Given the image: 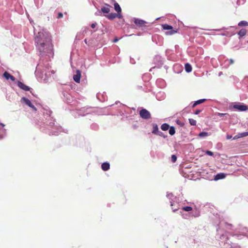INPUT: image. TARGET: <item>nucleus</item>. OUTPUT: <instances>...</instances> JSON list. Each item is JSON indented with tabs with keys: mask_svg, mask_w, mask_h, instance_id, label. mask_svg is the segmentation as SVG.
<instances>
[{
	"mask_svg": "<svg viewBox=\"0 0 248 248\" xmlns=\"http://www.w3.org/2000/svg\"><path fill=\"white\" fill-rule=\"evenodd\" d=\"M36 46L41 54L53 55V47L49 34L39 32L35 38Z\"/></svg>",
	"mask_w": 248,
	"mask_h": 248,
	"instance_id": "nucleus-1",
	"label": "nucleus"
},
{
	"mask_svg": "<svg viewBox=\"0 0 248 248\" xmlns=\"http://www.w3.org/2000/svg\"><path fill=\"white\" fill-rule=\"evenodd\" d=\"M161 26L163 30L168 31L165 32V34L167 35H171L178 32L177 29H173V27L170 25L165 24H162Z\"/></svg>",
	"mask_w": 248,
	"mask_h": 248,
	"instance_id": "nucleus-2",
	"label": "nucleus"
},
{
	"mask_svg": "<svg viewBox=\"0 0 248 248\" xmlns=\"http://www.w3.org/2000/svg\"><path fill=\"white\" fill-rule=\"evenodd\" d=\"M134 23L138 27L143 30L147 27V22L143 20L136 18L134 19Z\"/></svg>",
	"mask_w": 248,
	"mask_h": 248,
	"instance_id": "nucleus-3",
	"label": "nucleus"
},
{
	"mask_svg": "<svg viewBox=\"0 0 248 248\" xmlns=\"http://www.w3.org/2000/svg\"><path fill=\"white\" fill-rule=\"evenodd\" d=\"M140 115L141 118L144 119H149L151 118V114L147 109L142 108L140 111Z\"/></svg>",
	"mask_w": 248,
	"mask_h": 248,
	"instance_id": "nucleus-4",
	"label": "nucleus"
},
{
	"mask_svg": "<svg viewBox=\"0 0 248 248\" xmlns=\"http://www.w3.org/2000/svg\"><path fill=\"white\" fill-rule=\"evenodd\" d=\"M233 108L239 111H245L248 109V107L247 105L241 103L234 105Z\"/></svg>",
	"mask_w": 248,
	"mask_h": 248,
	"instance_id": "nucleus-5",
	"label": "nucleus"
},
{
	"mask_svg": "<svg viewBox=\"0 0 248 248\" xmlns=\"http://www.w3.org/2000/svg\"><path fill=\"white\" fill-rule=\"evenodd\" d=\"M21 101H23L26 105L32 108L34 110H37L36 107L31 103V101L29 99L23 97L21 98Z\"/></svg>",
	"mask_w": 248,
	"mask_h": 248,
	"instance_id": "nucleus-6",
	"label": "nucleus"
},
{
	"mask_svg": "<svg viewBox=\"0 0 248 248\" xmlns=\"http://www.w3.org/2000/svg\"><path fill=\"white\" fill-rule=\"evenodd\" d=\"M81 78V72L79 70H77L76 74L73 76L74 80L77 83H79Z\"/></svg>",
	"mask_w": 248,
	"mask_h": 248,
	"instance_id": "nucleus-7",
	"label": "nucleus"
},
{
	"mask_svg": "<svg viewBox=\"0 0 248 248\" xmlns=\"http://www.w3.org/2000/svg\"><path fill=\"white\" fill-rule=\"evenodd\" d=\"M17 86L21 89H22L24 91H28L30 90V88L28 86L24 84L23 83H22L21 81H18L17 82Z\"/></svg>",
	"mask_w": 248,
	"mask_h": 248,
	"instance_id": "nucleus-8",
	"label": "nucleus"
},
{
	"mask_svg": "<svg viewBox=\"0 0 248 248\" xmlns=\"http://www.w3.org/2000/svg\"><path fill=\"white\" fill-rule=\"evenodd\" d=\"M3 77L7 80L10 79L12 81L15 80V78L6 71L3 74Z\"/></svg>",
	"mask_w": 248,
	"mask_h": 248,
	"instance_id": "nucleus-9",
	"label": "nucleus"
},
{
	"mask_svg": "<svg viewBox=\"0 0 248 248\" xmlns=\"http://www.w3.org/2000/svg\"><path fill=\"white\" fill-rule=\"evenodd\" d=\"M111 6L108 4H105V6L101 7V11L106 14H108L110 12V8Z\"/></svg>",
	"mask_w": 248,
	"mask_h": 248,
	"instance_id": "nucleus-10",
	"label": "nucleus"
},
{
	"mask_svg": "<svg viewBox=\"0 0 248 248\" xmlns=\"http://www.w3.org/2000/svg\"><path fill=\"white\" fill-rule=\"evenodd\" d=\"M110 165L108 162H104L101 165V168L104 171H107L109 169Z\"/></svg>",
	"mask_w": 248,
	"mask_h": 248,
	"instance_id": "nucleus-11",
	"label": "nucleus"
},
{
	"mask_svg": "<svg viewBox=\"0 0 248 248\" xmlns=\"http://www.w3.org/2000/svg\"><path fill=\"white\" fill-rule=\"evenodd\" d=\"M226 175L223 173H220L217 174L215 177V180H218L219 179H223L225 177Z\"/></svg>",
	"mask_w": 248,
	"mask_h": 248,
	"instance_id": "nucleus-12",
	"label": "nucleus"
},
{
	"mask_svg": "<svg viewBox=\"0 0 248 248\" xmlns=\"http://www.w3.org/2000/svg\"><path fill=\"white\" fill-rule=\"evenodd\" d=\"M114 7L115 10L118 13H121L122 9L119 5V4L117 2H115L114 4Z\"/></svg>",
	"mask_w": 248,
	"mask_h": 248,
	"instance_id": "nucleus-13",
	"label": "nucleus"
},
{
	"mask_svg": "<svg viewBox=\"0 0 248 248\" xmlns=\"http://www.w3.org/2000/svg\"><path fill=\"white\" fill-rule=\"evenodd\" d=\"M205 101H206L205 99H200V100H198L195 101V103L192 105V108H195L196 106H197V105H198L199 104L203 103Z\"/></svg>",
	"mask_w": 248,
	"mask_h": 248,
	"instance_id": "nucleus-14",
	"label": "nucleus"
},
{
	"mask_svg": "<svg viewBox=\"0 0 248 248\" xmlns=\"http://www.w3.org/2000/svg\"><path fill=\"white\" fill-rule=\"evenodd\" d=\"M159 131L158 126L156 124H153V131L152 133L154 134H156L157 132Z\"/></svg>",
	"mask_w": 248,
	"mask_h": 248,
	"instance_id": "nucleus-15",
	"label": "nucleus"
},
{
	"mask_svg": "<svg viewBox=\"0 0 248 248\" xmlns=\"http://www.w3.org/2000/svg\"><path fill=\"white\" fill-rule=\"evenodd\" d=\"M247 33V31L245 29H242L238 32V34L239 35L240 37H242L244 36Z\"/></svg>",
	"mask_w": 248,
	"mask_h": 248,
	"instance_id": "nucleus-16",
	"label": "nucleus"
},
{
	"mask_svg": "<svg viewBox=\"0 0 248 248\" xmlns=\"http://www.w3.org/2000/svg\"><path fill=\"white\" fill-rule=\"evenodd\" d=\"M117 15L116 13H110L107 16V18L110 20H112L117 17Z\"/></svg>",
	"mask_w": 248,
	"mask_h": 248,
	"instance_id": "nucleus-17",
	"label": "nucleus"
},
{
	"mask_svg": "<svg viewBox=\"0 0 248 248\" xmlns=\"http://www.w3.org/2000/svg\"><path fill=\"white\" fill-rule=\"evenodd\" d=\"M185 67L186 71L188 73L192 71L191 65L188 63L185 64Z\"/></svg>",
	"mask_w": 248,
	"mask_h": 248,
	"instance_id": "nucleus-18",
	"label": "nucleus"
},
{
	"mask_svg": "<svg viewBox=\"0 0 248 248\" xmlns=\"http://www.w3.org/2000/svg\"><path fill=\"white\" fill-rule=\"evenodd\" d=\"M215 115H218V116H220V117L225 116L226 118L223 119V120H226L227 119V117L230 116V115H229V114L228 113H219V112L216 113Z\"/></svg>",
	"mask_w": 248,
	"mask_h": 248,
	"instance_id": "nucleus-19",
	"label": "nucleus"
},
{
	"mask_svg": "<svg viewBox=\"0 0 248 248\" xmlns=\"http://www.w3.org/2000/svg\"><path fill=\"white\" fill-rule=\"evenodd\" d=\"M170 127L169 125L168 124L165 123L161 125V128L163 131L167 130Z\"/></svg>",
	"mask_w": 248,
	"mask_h": 248,
	"instance_id": "nucleus-20",
	"label": "nucleus"
},
{
	"mask_svg": "<svg viewBox=\"0 0 248 248\" xmlns=\"http://www.w3.org/2000/svg\"><path fill=\"white\" fill-rule=\"evenodd\" d=\"M238 25L240 27L248 26V22L246 21H241L238 23Z\"/></svg>",
	"mask_w": 248,
	"mask_h": 248,
	"instance_id": "nucleus-21",
	"label": "nucleus"
},
{
	"mask_svg": "<svg viewBox=\"0 0 248 248\" xmlns=\"http://www.w3.org/2000/svg\"><path fill=\"white\" fill-rule=\"evenodd\" d=\"M169 134L172 136L175 133V130L173 126H170L169 127Z\"/></svg>",
	"mask_w": 248,
	"mask_h": 248,
	"instance_id": "nucleus-22",
	"label": "nucleus"
},
{
	"mask_svg": "<svg viewBox=\"0 0 248 248\" xmlns=\"http://www.w3.org/2000/svg\"><path fill=\"white\" fill-rule=\"evenodd\" d=\"M182 209L183 210L186 212H189L192 210V208L190 206H184Z\"/></svg>",
	"mask_w": 248,
	"mask_h": 248,
	"instance_id": "nucleus-23",
	"label": "nucleus"
},
{
	"mask_svg": "<svg viewBox=\"0 0 248 248\" xmlns=\"http://www.w3.org/2000/svg\"><path fill=\"white\" fill-rule=\"evenodd\" d=\"M189 123L191 125H196V121L193 119H189Z\"/></svg>",
	"mask_w": 248,
	"mask_h": 248,
	"instance_id": "nucleus-24",
	"label": "nucleus"
},
{
	"mask_svg": "<svg viewBox=\"0 0 248 248\" xmlns=\"http://www.w3.org/2000/svg\"><path fill=\"white\" fill-rule=\"evenodd\" d=\"M208 136V133L207 132H201L199 134V137H206V136Z\"/></svg>",
	"mask_w": 248,
	"mask_h": 248,
	"instance_id": "nucleus-25",
	"label": "nucleus"
},
{
	"mask_svg": "<svg viewBox=\"0 0 248 248\" xmlns=\"http://www.w3.org/2000/svg\"><path fill=\"white\" fill-rule=\"evenodd\" d=\"M239 136L240 138L245 137L248 136V132H245L241 133H239Z\"/></svg>",
	"mask_w": 248,
	"mask_h": 248,
	"instance_id": "nucleus-26",
	"label": "nucleus"
},
{
	"mask_svg": "<svg viewBox=\"0 0 248 248\" xmlns=\"http://www.w3.org/2000/svg\"><path fill=\"white\" fill-rule=\"evenodd\" d=\"M171 161L173 163L175 162L177 160V157L175 155H172L171 156Z\"/></svg>",
	"mask_w": 248,
	"mask_h": 248,
	"instance_id": "nucleus-27",
	"label": "nucleus"
},
{
	"mask_svg": "<svg viewBox=\"0 0 248 248\" xmlns=\"http://www.w3.org/2000/svg\"><path fill=\"white\" fill-rule=\"evenodd\" d=\"M176 124L181 126H183L184 125V123L183 122H181L179 120L176 121Z\"/></svg>",
	"mask_w": 248,
	"mask_h": 248,
	"instance_id": "nucleus-28",
	"label": "nucleus"
},
{
	"mask_svg": "<svg viewBox=\"0 0 248 248\" xmlns=\"http://www.w3.org/2000/svg\"><path fill=\"white\" fill-rule=\"evenodd\" d=\"M170 205L171 206H172L171 209L172 210L173 212H175L176 211H177L178 210L179 208L178 207H177V208H173V207H172V206H173V203H172V202H171Z\"/></svg>",
	"mask_w": 248,
	"mask_h": 248,
	"instance_id": "nucleus-29",
	"label": "nucleus"
},
{
	"mask_svg": "<svg viewBox=\"0 0 248 248\" xmlns=\"http://www.w3.org/2000/svg\"><path fill=\"white\" fill-rule=\"evenodd\" d=\"M156 135H159L161 137H163L164 138L166 137V136H164V134L162 132L159 131L157 132V133Z\"/></svg>",
	"mask_w": 248,
	"mask_h": 248,
	"instance_id": "nucleus-30",
	"label": "nucleus"
},
{
	"mask_svg": "<svg viewBox=\"0 0 248 248\" xmlns=\"http://www.w3.org/2000/svg\"><path fill=\"white\" fill-rule=\"evenodd\" d=\"M206 154L210 156H213L214 155L213 153L210 151H206Z\"/></svg>",
	"mask_w": 248,
	"mask_h": 248,
	"instance_id": "nucleus-31",
	"label": "nucleus"
},
{
	"mask_svg": "<svg viewBox=\"0 0 248 248\" xmlns=\"http://www.w3.org/2000/svg\"><path fill=\"white\" fill-rule=\"evenodd\" d=\"M62 16H63V15L62 13H58V16H57L58 18H61L62 17Z\"/></svg>",
	"mask_w": 248,
	"mask_h": 248,
	"instance_id": "nucleus-32",
	"label": "nucleus"
},
{
	"mask_svg": "<svg viewBox=\"0 0 248 248\" xmlns=\"http://www.w3.org/2000/svg\"><path fill=\"white\" fill-rule=\"evenodd\" d=\"M117 17H118L119 18L121 19L123 17V16L122 15H121V13H119L117 14Z\"/></svg>",
	"mask_w": 248,
	"mask_h": 248,
	"instance_id": "nucleus-33",
	"label": "nucleus"
},
{
	"mask_svg": "<svg viewBox=\"0 0 248 248\" xmlns=\"http://www.w3.org/2000/svg\"><path fill=\"white\" fill-rule=\"evenodd\" d=\"M240 138V136H239V134H238V135L235 136L233 138V140H237V139H238Z\"/></svg>",
	"mask_w": 248,
	"mask_h": 248,
	"instance_id": "nucleus-34",
	"label": "nucleus"
},
{
	"mask_svg": "<svg viewBox=\"0 0 248 248\" xmlns=\"http://www.w3.org/2000/svg\"><path fill=\"white\" fill-rule=\"evenodd\" d=\"M202 111L200 109H197L195 111V112H194V113L196 115L199 114Z\"/></svg>",
	"mask_w": 248,
	"mask_h": 248,
	"instance_id": "nucleus-35",
	"label": "nucleus"
},
{
	"mask_svg": "<svg viewBox=\"0 0 248 248\" xmlns=\"http://www.w3.org/2000/svg\"><path fill=\"white\" fill-rule=\"evenodd\" d=\"M96 26V23H93L92 25H91V27L93 29H94Z\"/></svg>",
	"mask_w": 248,
	"mask_h": 248,
	"instance_id": "nucleus-36",
	"label": "nucleus"
},
{
	"mask_svg": "<svg viewBox=\"0 0 248 248\" xmlns=\"http://www.w3.org/2000/svg\"><path fill=\"white\" fill-rule=\"evenodd\" d=\"M232 138V136H231V135H227V136H226V138H227V140H230V139H231Z\"/></svg>",
	"mask_w": 248,
	"mask_h": 248,
	"instance_id": "nucleus-37",
	"label": "nucleus"
},
{
	"mask_svg": "<svg viewBox=\"0 0 248 248\" xmlns=\"http://www.w3.org/2000/svg\"><path fill=\"white\" fill-rule=\"evenodd\" d=\"M233 62H234L233 60L232 59H231L230 60V64H232L233 63Z\"/></svg>",
	"mask_w": 248,
	"mask_h": 248,
	"instance_id": "nucleus-38",
	"label": "nucleus"
},
{
	"mask_svg": "<svg viewBox=\"0 0 248 248\" xmlns=\"http://www.w3.org/2000/svg\"><path fill=\"white\" fill-rule=\"evenodd\" d=\"M118 41V38H115L113 40V42L115 43L116 42H117Z\"/></svg>",
	"mask_w": 248,
	"mask_h": 248,
	"instance_id": "nucleus-39",
	"label": "nucleus"
}]
</instances>
